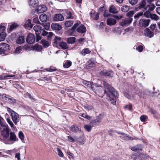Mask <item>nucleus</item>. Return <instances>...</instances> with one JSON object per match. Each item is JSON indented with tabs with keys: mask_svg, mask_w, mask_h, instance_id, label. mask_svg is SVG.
Instances as JSON below:
<instances>
[{
	"mask_svg": "<svg viewBox=\"0 0 160 160\" xmlns=\"http://www.w3.org/2000/svg\"><path fill=\"white\" fill-rule=\"evenodd\" d=\"M39 19L42 22H45L47 19V15L45 14H41L39 16Z\"/></svg>",
	"mask_w": 160,
	"mask_h": 160,
	"instance_id": "nucleus-28",
	"label": "nucleus"
},
{
	"mask_svg": "<svg viewBox=\"0 0 160 160\" xmlns=\"http://www.w3.org/2000/svg\"><path fill=\"white\" fill-rule=\"evenodd\" d=\"M22 51L21 47H19L17 48L15 51L14 52L16 54H18Z\"/></svg>",
	"mask_w": 160,
	"mask_h": 160,
	"instance_id": "nucleus-52",
	"label": "nucleus"
},
{
	"mask_svg": "<svg viewBox=\"0 0 160 160\" xmlns=\"http://www.w3.org/2000/svg\"><path fill=\"white\" fill-rule=\"evenodd\" d=\"M155 7L154 4L149 3L146 6L144 9L145 10H148L149 11H152L155 9Z\"/></svg>",
	"mask_w": 160,
	"mask_h": 160,
	"instance_id": "nucleus-16",
	"label": "nucleus"
},
{
	"mask_svg": "<svg viewBox=\"0 0 160 160\" xmlns=\"http://www.w3.org/2000/svg\"><path fill=\"white\" fill-rule=\"evenodd\" d=\"M33 49L38 51H40L42 49V46L37 44H35L33 47Z\"/></svg>",
	"mask_w": 160,
	"mask_h": 160,
	"instance_id": "nucleus-34",
	"label": "nucleus"
},
{
	"mask_svg": "<svg viewBox=\"0 0 160 160\" xmlns=\"http://www.w3.org/2000/svg\"><path fill=\"white\" fill-rule=\"evenodd\" d=\"M150 18L151 19L155 20H157L159 19V17L154 14H151Z\"/></svg>",
	"mask_w": 160,
	"mask_h": 160,
	"instance_id": "nucleus-45",
	"label": "nucleus"
},
{
	"mask_svg": "<svg viewBox=\"0 0 160 160\" xmlns=\"http://www.w3.org/2000/svg\"><path fill=\"white\" fill-rule=\"evenodd\" d=\"M24 27L25 28L28 29H29L32 28V25L31 23L30 19H28L26 21L24 24Z\"/></svg>",
	"mask_w": 160,
	"mask_h": 160,
	"instance_id": "nucleus-23",
	"label": "nucleus"
},
{
	"mask_svg": "<svg viewBox=\"0 0 160 160\" xmlns=\"http://www.w3.org/2000/svg\"><path fill=\"white\" fill-rule=\"evenodd\" d=\"M18 26V25L17 23H13L12 25H10V27L9 28H8V29L9 31H11L14 29L16 28Z\"/></svg>",
	"mask_w": 160,
	"mask_h": 160,
	"instance_id": "nucleus-36",
	"label": "nucleus"
},
{
	"mask_svg": "<svg viewBox=\"0 0 160 160\" xmlns=\"http://www.w3.org/2000/svg\"><path fill=\"white\" fill-rule=\"evenodd\" d=\"M142 145L139 144L132 147L131 149L135 152L140 151L142 150Z\"/></svg>",
	"mask_w": 160,
	"mask_h": 160,
	"instance_id": "nucleus-22",
	"label": "nucleus"
},
{
	"mask_svg": "<svg viewBox=\"0 0 160 160\" xmlns=\"http://www.w3.org/2000/svg\"><path fill=\"white\" fill-rule=\"evenodd\" d=\"M132 20V18L131 17H128L122 20L120 22V25L123 27L129 25Z\"/></svg>",
	"mask_w": 160,
	"mask_h": 160,
	"instance_id": "nucleus-6",
	"label": "nucleus"
},
{
	"mask_svg": "<svg viewBox=\"0 0 160 160\" xmlns=\"http://www.w3.org/2000/svg\"><path fill=\"white\" fill-rule=\"evenodd\" d=\"M144 34L145 36L149 38H151L153 36V33L149 29L146 28L144 30Z\"/></svg>",
	"mask_w": 160,
	"mask_h": 160,
	"instance_id": "nucleus-15",
	"label": "nucleus"
},
{
	"mask_svg": "<svg viewBox=\"0 0 160 160\" xmlns=\"http://www.w3.org/2000/svg\"><path fill=\"white\" fill-rule=\"evenodd\" d=\"M150 22V20L147 19H141L139 21V23L140 25L144 27H146L148 26L149 22Z\"/></svg>",
	"mask_w": 160,
	"mask_h": 160,
	"instance_id": "nucleus-14",
	"label": "nucleus"
},
{
	"mask_svg": "<svg viewBox=\"0 0 160 160\" xmlns=\"http://www.w3.org/2000/svg\"><path fill=\"white\" fill-rule=\"evenodd\" d=\"M143 47L142 45H139L137 48L136 50L139 52H141L143 50Z\"/></svg>",
	"mask_w": 160,
	"mask_h": 160,
	"instance_id": "nucleus-56",
	"label": "nucleus"
},
{
	"mask_svg": "<svg viewBox=\"0 0 160 160\" xmlns=\"http://www.w3.org/2000/svg\"><path fill=\"white\" fill-rule=\"evenodd\" d=\"M72 65V62L70 61H67L65 62L63 65L64 67L67 68L69 67Z\"/></svg>",
	"mask_w": 160,
	"mask_h": 160,
	"instance_id": "nucleus-43",
	"label": "nucleus"
},
{
	"mask_svg": "<svg viewBox=\"0 0 160 160\" xmlns=\"http://www.w3.org/2000/svg\"><path fill=\"white\" fill-rule=\"evenodd\" d=\"M70 130L73 132H78L80 131V128L78 126L73 125L70 128Z\"/></svg>",
	"mask_w": 160,
	"mask_h": 160,
	"instance_id": "nucleus-26",
	"label": "nucleus"
},
{
	"mask_svg": "<svg viewBox=\"0 0 160 160\" xmlns=\"http://www.w3.org/2000/svg\"><path fill=\"white\" fill-rule=\"evenodd\" d=\"M95 62L93 59H91L86 62V66L88 67H92L94 66Z\"/></svg>",
	"mask_w": 160,
	"mask_h": 160,
	"instance_id": "nucleus-17",
	"label": "nucleus"
},
{
	"mask_svg": "<svg viewBox=\"0 0 160 160\" xmlns=\"http://www.w3.org/2000/svg\"><path fill=\"white\" fill-rule=\"evenodd\" d=\"M92 127L90 125H85L84 126V128L87 131L89 132H90L92 129Z\"/></svg>",
	"mask_w": 160,
	"mask_h": 160,
	"instance_id": "nucleus-48",
	"label": "nucleus"
},
{
	"mask_svg": "<svg viewBox=\"0 0 160 160\" xmlns=\"http://www.w3.org/2000/svg\"><path fill=\"white\" fill-rule=\"evenodd\" d=\"M73 24L72 21H68L65 22V25L66 27H69L71 26Z\"/></svg>",
	"mask_w": 160,
	"mask_h": 160,
	"instance_id": "nucleus-44",
	"label": "nucleus"
},
{
	"mask_svg": "<svg viewBox=\"0 0 160 160\" xmlns=\"http://www.w3.org/2000/svg\"><path fill=\"white\" fill-rule=\"evenodd\" d=\"M134 14V12L133 11H130L127 13V16L128 17L132 18Z\"/></svg>",
	"mask_w": 160,
	"mask_h": 160,
	"instance_id": "nucleus-53",
	"label": "nucleus"
},
{
	"mask_svg": "<svg viewBox=\"0 0 160 160\" xmlns=\"http://www.w3.org/2000/svg\"><path fill=\"white\" fill-rule=\"evenodd\" d=\"M103 117V115L102 114H99L97 117V118L95 120L98 124L100 123L101 120Z\"/></svg>",
	"mask_w": 160,
	"mask_h": 160,
	"instance_id": "nucleus-38",
	"label": "nucleus"
},
{
	"mask_svg": "<svg viewBox=\"0 0 160 160\" xmlns=\"http://www.w3.org/2000/svg\"><path fill=\"white\" fill-rule=\"evenodd\" d=\"M121 10L123 12H126L130 9V6L128 5H124L121 7Z\"/></svg>",
	"mask_w": 160,
	"mask_h": 160,
	"instance_id": "nucleus-33",
	"label": "nucleus"
},
{
	"mask_svg": "<svg viewBox=\"0 0 160 160\" xmlns=\"http://www.w3.org/2000/svg\"><path fill=\"white\" fill-rule=\"evenodd\" d=\"M145 12L143 14V12H141L138 13L137 14H135L134 16V18H138L139 17L142 16L143 14V15L147 18H149L150 17L151 13L148 10Z\"/></svg>",
	"mask_w": 160,
	"mask_h": 160,
	"instance_id": "nucleus-7",
	"label": "nucleus"
},
{
	"mask_svg": "<svg viewBox=\"0 0 160 160\" xmlns=\"http://www.w3.org/2000/svg\"><path fill=\"white\" fill-rule=\"evenodd\" d=\"M7 110L8 112L11 114L12 120L14 123L15 125H16L17 123L19 121L18 114L9 108H8Z\"/></svg>",
	"mask_w": 160,
	"mask_h": 160,
	"instance_id": "nucleus-4",
	"label": "nucleus"
},
{
	"mask_svg": "<svg viewBox=\"0 0 160 160\" xmlns=\"http://www.w3.org/2000/svg\"><path fill=\"white\" fill-rule=\"evenodd\" d=\"M67 140L72 142H73L74 141V139L71 137L69 136H67Z\"/></svg>",
	"mask_w": 160,
	"mask_h": 160,
	"instance_id": "nucleus-64",
	"label": "nucleus"
},
{
	"mask_svg": "<svg viewBox=\"0 0 160 160\" xmlns=\"http://www.w3.org/2000/svg\"><path fill=\"white\" fill-rule=\"evenodd\" d=\"M52 18L53 21H62L64 20L63 16L60 14H55Z\"/></svg>",
	"mask_w": 160,
	"mask_h": 160,
	"instance_id": "nucleus-9",
	"label": "nucleus"
},
{
	"mask_svg": "<svg viewBox=\"0 0 160 160\" xmlns=\"http://www.w3.org/2000/svg\"><path fill=\"white\" fill-rule=\"evenodd\" d=\"M57 149L58 155L60 157H63V154L61 150L59 148H57Z\"/></svg>",
	"mask_w": 160,
	"mask_h": 160,
	"instance_id": "nucleus-55",
	"label": "nucleus"
},
{
	"mask_svg": "<svg viewBox=\"0 0 160 160\" xmlns=\"http://www.w3.org/2000/svg\"><path fill=\"white\" fill-rule=\"evenodd\" d=\"M146 4L145 1L143 0L139 4L138 8L139 9H142L145 7Z\"/></svg>",
	"mask_w": 160,
	"mask_h": 160,
	"instance_id": "nucleus-41",
	"label": "nucleus"
},
{
	"mask_svg": "<svg viewBox=\"0 0 160 160\" xmlns=\"http://www.w3.org/2000/svg\"><path fill=\"white\" fill-rule=\"evenodd\" d=\"M28 3L29 6L35 7L38 5V1L37 0H29Z\"/></svg>",
	"mask_w": 160,
	"mask_h": 160,
	"instance_id": "nucleus-21",
	"label": "nucleus"
},
{
	"mask_svg": "<svg viewBox=\"0 0 160 160\" xmlns=\"http://www.w3.org/2000/svg\"><path fill=\"white\" fill-rule=\"evenodd\" d=\"M124 96L129 99H131L132 98V96L130 93H125L124 94Z\"/></svg>",
	"mask_w": 160,
	"mask_h": 160,
	"instance_id": "nucleus-61",
	"label": "nucleus"
},
{
	"mask_svg": "<svg viewBox=\"0 0 160 160\" xmlns=\"http://www.w3.org/2000/svg\"><path fill=\"white\" fill-rule=\"evenodd\" d=\"M61 42V39L60 37L55 36L54 39L53 46L56 47H58L60 45V43Z\"/></svg>",
	"mask_w": 160,
	"mask_h": 160,
	"instance_id": "nucleus-12",
	"label": "nucleus"
},
{
	"mask_svg": "<svg viewBox=\"0 0 160 160\" xmlns=\"http://www.w3.org/2000/svg\"><path fill=\"white\" fill-rule=\"evenodd\" d=\"M9 139L12 141H16V137L14 132H11L10 133V137Z\"/></svg>",
	"mask_w": 160,
	"mask_h": 160,
	"instance_id": "nucleus-30",
	"label": "nucleus"
},
{
	"mask_svg": "<svg viewBox=\"0 0 160 160\" xmlns=\"http://www.w3.org/2000/svg\"><path fill=\"white\" fill-rule=\"evenodd\" d=\"M125 108H127L128 110L130 111L131 110L132 108V105L131 104H129V105H127L124 106Z\"/></svg>",
	"mask_w": 160,
	"mask_h": 160,
	"instance_id": "nucleus-63",
	"label": "nucleus"
},
{
	"mask_svg": "<svg viewBox=\"0 0 160 160\" xmlns=\"http://www.w3.org/2000/svg\"><path fill=\"white\" fill-rule=\"evenodd\" d=\"M47 71L48 72H53L55 71L56 70V68H52L50 67V68H47L46 69Z\"/></svg>",
	"mask_w": 160,
	"mask_h": 160,
	"instance_id": "nucleus-59",
	"label": "nucleus"
},
{
	"mask_svg": "<svg viewBox=\"0 0 160 160\" xmlns=\"http://www.w3.org/2000/svg\"><path fill=\"white\" fill-rule=\"evenodd\" d=\"M33 22L34 23H38L39 22L38 18L37 16H35L33 19Z\"/></svg>",
	"mask_w": 160,
	"mask_h": 160,
	"instance_id": "nucleus-58",
	"label": "nucleus"
},
{
	"mask_svg": "<svg viewBox=\"0 0 160 160\" xmlns=\"http://www.w3.org/2000/svg\"><path fill=\"white\" fill-rule=\"evenodd\" d=\"M7 122H8V123L10 125L12 129H14V128H15V127L14 126L13 123L11 121L10 119L9 118H7Z\"/></svg>",
	"mask_w": 160,
	"mask_h": 160,
	"instance_id": "nucleus-47",
	"label": "nucleus"
},
{
	"mask_svg": "<svg viewBox=\"0 0 160 160\" xmlns=\"http://www.w3.org/2000/svg\"><path fill=\"white\" fill-rule=\"evenodd\" d=\"M47 9L46 6L44 4L39 5L37 8V12L39 13L43 12L46 11Z\"/></svg>",
	"mask_w": 160,
	"mask_h": 160,
	"instance_id": "nucleus-13",
	"label": "nucleus"
},
{
	"mask_svg": "<svg viewBox=\"0 0 160 160\" xmlns=\"http://www.w3.org/2000/svg\"><path fill=\"white\" fill-rule=\"evenodd\" d=\"M6 34L4 32H0V41H4L6 37Z\"/></svg>",
	"mask_w": 160,
	"mask_h": 160,
	"instance_id": "nucleus-32",
	"label": "nucleus"
},
{
	"mask_svg": "<svg viewBox=\"0 0 160 160\" xmlns=\"http://www.w3.org/2000/svg\"><path fill=\"white\" fill-rule=\"evenodd\" d=\"M18 135L19 138L23 141L24 140V135L21 131H20L18 133Z\"/></svg>",
	"mask_w": 160,
	"mask_h": 160,
	"instance_id": "nucleus-51",
	"label": "nucleus"
},
{
	"mask_svg": "<svg viewBox=\"0 0 160 160\" xmlns=\"http://www.w3.org/2000/svg\"><path fill=\"white\" fill-rule=\"evenodd\" d=\"M25 38L23 36H19L16 41V42L17 44H21L24 42Z\"/></svg>",
	"mask_w": 160,
	"mask_h": 160,
	"instance_id": "nucleus-25",
	"label": "nucleus"
},
{
	"mask_svg": "<svg viewBox=\"0 0 160 160\" xmlns=\"http://www.w3.org/2000/svg\"><path fill=\"white\" fill-rule=\"evenodd\" d=\"M6 95H3L2 96H0V98L4 100L9 101L11 103H15L16 102L17 100L12 98H8L5 96Z\"/></svg>",
	"mask_w": 160,
	"mask_h": 160,
	"instance_id": "nucleus-10",
	"label": "nucleus"
},
{
	"mask_svg": "<svg viewBox=\"0 0 160 160\" xmlns=\"http://www.w3.org/2000/svg\"><path fill=\"white\" fill-rule=\"evenodd\" d=\"M130 3L132 5H135L136 4L138 0H128Z\"/></svg>",
	"mask_w": 160,
	"mask_h": 160,
	"instance_id": "nucleus-60",
	"label": "nucleus"
},
{
	"mask_svg": "<svg viewBox=\"0 0 160 160\" xmlns=\"http://www.w3.org/2000/svg\"><path fill=\"white\" fill-rule=\"evenodd\" d=\"M91 17L94 19L97 20L98 19L99 14L98 13H91Z\"/></svg>",
	"mask_w": 160,
	"mask_h": 160,
	"instance_id": "nucleus-37",
	"label": "nucleus"
},
{
	"mask_svg": "<svg viewBox=\"0 0 160 160\" xmlns=\"http://www.w3.org/2000/svg\"><path fill=\"white\" fill-rule=\"evenodd\" d=\"M3 121L2 119H0V126L2 127L1 129H2L1 132V135L3 138L6 139L8 138L9 131L8 125L5 123Z\"/></svg>",
	"mask_w": 160,
	"mask_h": 160,
	"instance_id": "nucleus-2",
	"label": "nucleus"
},
{
	"mask_svg": "<svg viewBox=\"0 0 160 160\" xmlns=\"http://www.w3.org/2000/svg\"><path fill=\"white\" fill-rule=\"evenodd\" d=\"M42 26L44 27V29L48 30L50 27V25L49 23H42Z\"/></svg>",
	"mask_w": 160,
	"mask_h": 160,
	"instance_id": "nucleus-50",
	"label": "nucleus"
},
{
	"mask_svg": "<svg viewBox=\"0 0 160 160\" xmlns=\"http://www.w3.org/2000/svg\"><path fill=\"white\" fill-rule=\"evenodd\" d=\"M114 132H115L119 134H120L122 136H119L120 138H122L123 139L126 140H132V138L131 137H129L127 134H125L124 133L118 132L116 131H113L112 130H110L109 131V135H112Z\"/></svg>",
	"mask_w": 160,
	"mask_h": 160,
	"instance_id": "nucleus-5",
	"label": "nucleus"
},
{
	"mask_svg": "<svg viewBox=\"0 0 160 160\" xmlns=\"http://www.w3.org/2000/svg\"><path fill=\"white\" fill-rule=\"evenodd\" d=\"M116 23V20L112 18H109L107 20V24L109 25H113Z\"/></svg>",
	"mask_w": 160,
	"mask_h": 160,
	"instance_id": "nucleus-18",
	"label": "nucleus"
},
{
	"mask_svg": "<svg viewBox=\"0 0 160 160\" xmlns=\"http://www.w3.org/2000/svg\"><path fill=\"white\" fill-rule=\"evenodd\" d=\"M6 29V27L5 26L3 25V24H1L0 26V32H3L4 30H5Z\"/></svg>",
	"mask_w": 160,
	"mask_h": 160,
	"instance_id": "nucleus-62",
	"label": "nucleus"
},
{
	"mask_svg": "<svg viewBox=\"0 0 160 160\" xmlns=\"http://www.w3.org/2000/svg\"><path fill=\"white\" fill-rule=\"evenodd\" d=\"M91 51L88 48H85L83 49L80 52L81 54L83 56H85L86 54H90Z\"/></svg>",
	"mask_w": 160,
	"mask_h": 160,
	"instance_id": "nucleus-27",
	"label": "nucleus"
},
{
	"mask_svg": "<svg viewBox=\"0 0 160 160\" xmlns=\"http://www.w3.org/2000/svg\"><path fill=\"white\" fill-rule=\"evenodd\" d=\"M75 38L73 37L68 38L67 39V42L68 43L73 44L75 42Z\"/></svg>",
	"mask_w": 160,
	"mask_h": 160,
	"instance_id": "nucleus-35",
	"label": "nucleus"
},
{
	"mask_svg": "<svg viewBox=\"0 0 160 160\" xmlns=\"http://www.w3.org/2000/svg\"><path fill=\"white\" fill-rule=\"evenodd\" d=\"M90 125L91 126V127H94L95 126L97 125L98 124V123L96 122V120H94L92 121L90 123Z\"/></svg>",
	"mask_w": 160,
	"mask_h": 160,
	"instance_id": "nucleus-49",
	"label": "nucleus"
},
{
	"mask_svg": "<svg viewBox=\"0 0 160 160\" xmlns=\"http://www.w3.org/2000/svg\"><path fill=\"white\" fill-rule=\"evenodd\" d=\"M59 46L63 49H67L68 48V46L67 43L63 42H61L60 43Z\"/></svg>",
	"mask_w": 160,
	"mask_h": 160,
	"instance_id": "nucleus-31",
	"label": "nucleus"
},
{
	"mask_svg": "<svg viewBox=\"0 0 160 160\" xmlns=\"http://www.w3.org/2000/svg\"><path fill=\"white\" fill-rule=\"evenodd\" d=\"M112 16L113 18H114L117 19H121L122 17V15H120L118 16L116 15H112Z\"/></svg>",
	"mask_w": 160,
	"mask_h": 160,
	"instance_id": "nucleus-54",
	"label": "nucleus"
},
{
	"mask_svg": "<svg viewBox=\"0 0 160 160\" xmlns=\"http://www.w3.org/2000/svg\"><path fill=\"white\" fill-rule=\"evenodd\" d=\"M51 28L53 30L59 31L61 29L62 26L58 23H53L51 25Z\"/></svg>",
	"mask_w": 160,
	"mask_h": 160,
	"instance_id": "nucleus-19",
	"label": "nucleus"
},
{
	"mask_svg": "<svg viewBox=\"0 0 160 160\" xmlns=\"http://www.w3.org/2000/svg\"><path fill=\"white\" fill-rule=\"evenodd\" d=\"M79 115L82 117H83L84 118H85L88 120H90L91 119V117L88 116L87 114L86 113H82L81 114V115Z\"/></svg>",
	"mask_w": 160,
	"mask_h": 160,
	"instance_id": "nucleus-46",
	"label": "nucleus"
},
{
	"mask_svg": "<svg viewBox=\"0 0 160 160\" xmlns=\"http://www.w3.org/2000/svg\"><path fill=\"white\" fill-rule=\"evenodd\" d=\"M101 74L104 76H108L110 77H112L111 74L106 70H103L101 71Z\"/></svg>",
	"mask_w": 160,
	"mask_h": 160,
	"instance_id": "nucleus-39",
	"label": "nucleus"
},
{
	"mask_svg": "<svg viewBox=\"0 0 160 160\" xmlns=\"http://www.w3.org/2000/svg\"><path fill=\"white\" fill-rule=\"evenodd\" d=\"M82 84L88 87H91L92 88V86L91 82L86 81L83 80L82 82Z\"/></svg>",
	"mask_w": 160,
	"mask_h": 160,
	"instance_id": "nucleus-29",
	"label": "nucleus"
},
{
	"mask_svg": "<svg viewBox=\"0 0 160 160\" xmlns=\"http://www.w3.org/2000/svg\"><path fill=\"white\" fill-rule=\"evenodd\" d=\"M35 38L33 34L29 33L27 36L26 40L27 42L29 44L33 43L35 41Z\"/></svg>",
	"mask_w": 160,
	"mask_h": 160,
	"instance_id": "nucleus-8",
	"label": "nucleus"
},
{
	"mask_svg": "<svg viewBox=\"0 0 160 160\" xmlns=\"http://www.w3.org/2000/svg\"><path fill=\"white\" fill-rule=\"evenodd\" d=\"M1 44L2 45V48L4 51V55H7V54L6 53V52L9 49V45L7 43L3 42L1 43Z\"/></svg>",
	"mask_w": 160,
	"mask_h": 160,
	"instance_id": "nucleus-20",
	"label": "nucleus"
},
{
	"mask_svg": "<svg viewBox=\"0 0 160 160\" xmlns=\"http://www.w3.org/2000/svg\"><path fill=\"white\" fill-rule=\"evenodd\" d=\"M41 42L44 48H47L49 46L48 42L45 40H42Z\"/></svg>",
	"mask_w": 160,
	"mask_h": 160,
	"instance_id": "nucleus-42",
	"label": "nucleus"
},
{
	"mask_svg": "<svg viewBox=\"0 0 160 160\" xmlns=\"http://www.w3.org/2000/svg\"><path fill=\"white\" fill-rule=\"evenodd\" d=\"M77 29V31L80 33H83L86 32V27L82 24L79 21H77L72 28L71 30L74 31Z\"/></svg>",
	"mask_w": 160,
	"mask_h": 160,
	"instance_id": "nucleus-3",
	"label": "nucleus"
},
{
	"mask_svg": "<svg viewBox=\"0 0 160 160\" xmlns=\"http://www.w3.org/2000/svg\"><path fill=\"white\" fill-rule=\"evenodd\" d=\"M33 29L35 32L36 34H40L42 31L41 27L39 25H36L33 27Z\"/></svg>",
	"mask_w": 160,
	"mask_h": 160,
	"instance_id": "nucleus-24",
	"label": "nucleus"
},
{
	"mask_svg": "<svg viewBox=\"0 0 160 160\" xmlns=\"http://www.w3.org/2000/svg\"><path fill=\"white\" fill-rule=\"evenodd\" d=\"M147 118V116L145 115H142L140 117V119L141 121L142 122H145Z\"/></svg>",
	"mask_w": 160,
	"mask_h": 160,
	"instance_id": "nucleus-57",
	"label": "nucleus"
},
{
	"mask_svg": "<svg viewBox=\"0 0 160 160\" xmlns=\"http://www.w3.org/2000/svg\"><path fill=\"white\" fill-rule=\"evenodd\" d=\"M103 85L105 88L108 90L107 93L108 95V99L111 102V103L113 105L116 104L115 98L118 97V94L117 92L112 86L105 82H103Z\"/></svg>",
	"mask_w": 160,
	"mask_h": 160,
	"instance_id": "nucleus-1",
	"label": "nucleus"
},
{
	"mask_svg": "<svg viewBox=\"0 0 160 160\" xmlns=\"http://www.w3.org/2000/svg\"><path fill=\"white\" fill-rule=\"evenodd\" d=\"M64 15L66 17L67 19H72L74 18V17L73 13L68 10H65V12Z\"/></svg>",
	"mask_w": 160,
	"mask_h": 160,
	"instance_id": "nucleus-11",
	"label": "nucleus"
},
{
	"mask_svg": "<svg viewBox=\"0 0 160 160\" xmlns=\"http://www.w3.org/2000/svg\"><path fill=\"white\" fill-rule=\"evenodd\" d=\"M109 11L112 13H116L118 11L113 6H111L109 8Z\"/></svg>",
	"mask_w": 160,
	"mask_h": 160,
	"instance_id": "nucleus-40",
	"label": "nucleus"
}]
</instances>
